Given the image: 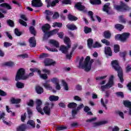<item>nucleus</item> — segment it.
Here are the masks:
<instances>
[{
	"mask_svg": "<svg viewBox=\"0 0 131 131\" xmlns=\"http://www.w3.org/2000/svg\"><path fill=\"white\" fill-rule=\"evenodd\" d=\"M114 79V76L111 75L109 78L108 83L106 84L108 88H112V86H113V84H114V81H113Z\"/></svg>",
	"mask_w": 131,
	"mask_h": 131,
	"instance_id": "16",
	"label": "nucleus"
},
{
	"mask_svg": "<svg viewBox=\"0 0 131 131\" xmlns=\"http://www.w3.org/2000/svg\"><path fill=\"white\" fill-rule=\"evenodd\" d=\"M59 2H60V0H53L51 2V6L52 7H56V6L57 5V4H59Z\"/></svg>",
	"mask_w": 131,
	"mask_h": 131,
	"instance_id": "48",
	"label": "nucleus"
},
{
	"mask_svg": "<svg viewBox=\"0 0 131 131\" xmlns=\"http://www.w3.org/2000/svg\"><path fill=\"white\" fill-rule=\"evenodd\" d=\"M63 26V24L61 23L55 22L53 24L52 27H59L61 28Z\"/></svg>",
	"mask_w": 131,
	"mask_h": 131,
	"instance_id": "38",
	"label": "nucleus"
},
{
	"mask_svg": "<svg viewBox=\"0 0 131 131\" xmlns=\"http://www.w3.org/2000/svg\"><path fill=\"white\" fill-rule=\"evenodd\" d=\"M116 114H117L118 115H119V116L122 119H124V114H123V112H120V111H116Z\"/></svg>",
	"mask_w": 131,
	"mask_h": 131,
	"instance_id": "42",
	"label": "nucleus"
},
{
	"mask_svg": "<svg viewBox=\"0 0 131 131\" xmlns=\"http://www.w3.org/2000/svg\"><path fill=\"white\" fill-rule=\"evenodd\" d=\"M43 63L45 66H55L56 61L51 58H46L44 60Z\"/></svg>",
	"mask_w": 131,
	"mask_h": 131,
	"instance_id": "9",
	"label": "nucleus"
},
{
	"mask_svg": "<svg viewBox=\"0 0 131 131\" xmlns=\"http://www.w3.org/2000/svg\"><path fill=\"white\" fill-rule=\"evenodd\" d=\"M49 100L50 101H51V102L58 101V100H59V97L55 95H51L49 97Z\"/></svg>",
	"mask_w": 131,
	"mask_h": 131,
	"instance_id": "33",
	"label": "nucleus"
},
{
	"mask_svg": "<svg viewBox=\"0 0 131 131\" xmlns=\"http://www.w3.org/2000/svg\"><path fill=\"white\" fill-rule=\"evenodd\" d=\"M7 95V93L3 90L0 89V96L2 97H6Z\"/></svg>",
	"mask_w": 131,
	"mask_h": 131,
	"instance_id": "62",
	"label": "nucleus"
},
{
	"mask_svg": "<svg viewBox=\"0 0 131 131\" xmlns=\"http://www.w3.org/2000/svg\"><path fill=\"white\" fill-rule=\"evenodd\" d=\"M100 101L101 103V105L103 106V107L105 108V110H107L108 107H107V105H106V104H108V102H109V100H108V99H106L104 102L103 100V98H101Z\"/></svg>",
	"mask_w": 131,
	"mask_h": 131,
	"instance_id": "31",
	"label": "nucleus"
},
{
	"mask_svg": "<svg viewBox=\"0 0 131 131\" xmlns=\"http://www.w3.org/2000/svg\"><path fill=\"white\" fill-rule=\"evenodd\" d=\"M36 109L39 112V113L41 114V115H45V113L42 112L41 110V107H40V106H41V104H42V102L40 99H37L36 101Z\"/></svg>",
	"mask_w": 131,
	"mask_h": 131,
	"instance_id": "8",
	"label": "nucleus"
},
{
	"mask_svg": "<svg viewBox=\"0 0 131 131\" xmlns=\"http://www.w3.org/2000/svg\"><path fill=\"white\" fill-rule=\"evenodd\" d=\"M12 45V43H10L9 42H5L4 46L5 48H9V47H11Z\"/></svg>",
	"mask_w": 131,
	"mask_h": 131,
	"instance_id": "64",
	"label": "nucleus"
},
{
	"mask_svg": "<svg viewBox=\"0 0 131 131\" xmlns=\"http://www.w3.org/2000/svg\"><path fill=\"white\" fill-rule=\"evenodd\" d=\"M26 116H27V114L26 113H25L24 115H21L20 119L23 122L25 121V119H26Z\"/></svg>",
	"mask_w": 131,
	"mask_h": 131,
	"instance_id": "58",
	"label": "nucleus"
},
{
	"mask_svg": "<svg viewBox=\"0 0 131 131\" xmlns=\"http://www.w3.org/2000/svg\"><path fill=\"white\" fill-rule=\"evenodd\" d=\"M111 10V7L110 6V3H107L104 5L102 8V10L103 12H105L107 15H111V13L109 12Z\"/></svg>",
	"mask_w": 131,
	"mask_h": 131,
	"instance_id": "10",
	"label": "nucleus"
},
{
	"mask_svg": "<svg viewBox=\"0 0 131 131\" xmlns=\"http://www.w3.org/2000/svg\"><path fill=\"white\" fill-rule=\"evenodd\" d=\"M50 29H51V25L49 24H45L42 26L41 30L45 33L43 37V39H48L51 36L55 35L59 32V29H55L51 31H50Z\"/></svg>",
	"mask_w": 131,
	"mask_h": 131,
	"instance_id": "3",
	"label": "nucleus"
},
{
	"mask_svg": "<svg viewBox=\"0 0 131 131\" xmlns=\"http://www.w3.org/2000/svg\"><path fill=\"white\" fill-rule=\"evenodd\" d=\"M50 55L48 53H43L40 55L39 58L40 59H43L45 58H48Z\"/></svg>",
	"mask_w": 131,
	"mask_h": 131,
	"instance_id": "47",
	"label": "nucleus"
},
{
	"mask_svg": "<svg viewBox=\"0 0 131 131\" xmlns=\"http://www.w3.org/2000/svg\"><path fill=\"white\" fill-rule=\"evenodd\" d=\"M7 23L9 26L10 27H14L15 26V24L14 23V21L11 20V19H8L7 20Z\"/></svg>",
	"mask_w": 131,
	"mask_h": 131,
	"instance_id": "41",
	"label": "nucleus"
},
{
	"mask_svg": "<svg viewBox=\"0 0 131 131\" xmlns=\"http://www.w3.org/2000/svg\"><path fill=\"white\" fill-rule=\"evenodd\" d=\"M114 8L117 11H121V12H127L130 10V7L122 1L120 2V5H115Z\"/></svg>",
	"mask_w": 131,
	"mask_h": 131,
	"instance_id": "6",
	"label": "nucleus"
},
{
	"mask_svg": "<svg viewBox=\"0 0 131 131\" xmlns=\"http://www.w3.org/2000/svg\"><path fill=\"white\" fill-rule=\"evenodd\" d=\"M111 65L114 70L117 71L118 73V77L120 80V82L123 83V81H124V79H123V71L122 70L121 67L119 65V62H118L117 60H114L112 61Z\"/></svg>",
	"mask_w": 131,
	"mask_h": 131,
	"instance_id": "4",
	"label": "nucleus"
},
{
	"mask_svg": "<svg viewBox=\"0 0 131 131\" xmlns=\"http://www.w3.org/2000/svg\"><path fill=\"white\" fill-rule=\"evenodd\" d=\"M14 33L16 36H20V35H22V32L19 31V29H18V28L15 29Z\"/></svg>",
	"mask_w": 131,
	"mask_h": 131,
	"instance_id": "46",
	"label": "nucleus"
},
{
	"mask_svg": "<svg viewBox=\"0 0 131 131\" xmlns=\"http://www.w3.org/2000/svg\"><path fill=\"white\" fill-rule=\"evenodd\" d=\"M32 6L35 7V8H40V7H42L41 0H32Z\"/></svg>",
	"mask_w": 131,
	"mask_h": 131,
	"instance_id": "11",
	"label": "nucleus"
},
{
	"mask_svg": "<svg viewBox=\"0 0 131 131\" xmlns=\"http://www.w3.org/2000/svg\"><path fill=\"white\" fill-rule=\"evenodd\" d=\"M89 2L91 5H100L102 4V1L101 0H89Z\"/></svg>",
	"mask_w": 131,
	"mask_h": 131,
	"instance_id": "24",
	"label": "nucleus"
},
{
	"mask_svg": "<svg viewBox=\"0 0 131 131\" xmlns=\"http://www.w3.org/2000/svg\"><path fill=\"white\" fill-rule=\"evenodd\" d=\"M29 42L30 48H35L36 47V40H35V37H31L30 38Z\"/></svg>",
	"mask_w": 131,
	"mask_h": 131,
	"instance_id": "13",
	"label": "nucleus"
},
{
	"mask_svg": "<svg viewBox=\"0 0 131 131\" xmlns=\"http://www.w3.org/2000/svg\"><path fill=\"white\" fill-rule=\"evenodd\" d=\"M94 43V40L92 38H89L87 40V45L88 46V48L89 49H92L93 48V46Z\"/></svg>",
	"mask_w": 131,
	"mask_h": 131,
	"instance_id": "27",
	"label": "nucleus"
},
{
	"mask_svg": "<svg viewBox=\"0 0 131 131\" xmlns=\"http://www.w3.org/2000/svg\"><path fill=\"white\" fill-rule=\"evenodd\" d=\"M61 82H62L63 85L64 86V89L65 91H69V87L68 86V84H67L66 81H65L64 80H62Z\"/></svg>",
	"mask_w": 131,
	"mask_h": 131,
	"instance_id": "39",
	"label": "nucleus"
},
{
	"mask_svg": "<svg viewBox=\"0 0 131 131\" xmlns=\"http://www.w3.org/2000/svg\"><path fill=\"white\" fill-rule=\"evenodd\" d=\"M26 130V126L24 124H22L16 128V131H25Z\"/></svg>",
	"mask_w": 131,
	"mask_h": 131,
	"instance_id": "26",
	"label": "nucleus"
},
{
	"mask_svg": "<svg viewBox=\"0 0 131 131\" xmlns=\"http://www.w3.org/2000/svg\"><path fill=\"white\" fill-rule=\"evenodd\" d=\"M5 66H8V67H13L15 66V63L12 61H8L4 63Z\"/></svg>",
	"mask_w": 131,
	"mask_h": 131,
	"instance_id": "44",
	"label": "nucleus"
},
{
	"mask_svg": "<svg viewBox=\"0 0 131 131\" xmlns=\"http://www.w3.org/2000/svg\"><path fill=\"white\" fill-rule=\"evenodd\" d=\"M50 43L51 45H53L54 47L55 48H59L60 44H59V42L56 40L51 39L49 40Z\"/></svg>",
	"mask_w": 131,
	"mask_h": 131,
	"instance_id": "25",
	"label": "nucleus"
},
{
	"mask_svg": "<svg viewBox=\"0 0 131 131\" xmlns=\"http://www.w3.org/2000/svg\"><path fill=\"white\" fill-rule=\"evenodd\" d=\"M43 111L46 115L50 116L51 115V107L49 106H45L43 108Z\"/></svg>",
	"mask_w": 131,
	"mask_h": 131,
	"instance_id": "19",
	"label": "nucleus"
},
{
	"mask_svg": "<svg viewBox=\"0 0 131 131\" xmlns=\"http://www.w3.org/2000/svg\"><path fill=\"white\" fill-rule=\"evenodd\" d=\"M115 28H116V29H117L118 30H119V31H121V30H122V29L124 28V27L123 26V25L120 24H117L115 25Z\"/></svg>",
	"mask_w": 131,
	"mask_h": 131,
	"instance_id": "32",
	"label": "nucleus"
},
{
	"mask_svg": "<svg viewBox=\"0 0 131 131\" xmlns=\"http://www.w3.org/2000/svg\"><path fill=\"white\" fill-rule=\"evenodd\" d=\"M68 29L69 30H71L72 31H73L74 30H77V27L75 26L74 24H68L66 26Z\"/></svg>",
	"mask_w": 131,
	"mask_h": 131,
	"instance_id": "17",
	"label": "nucleus"
},
{
	"mask_svg": "<svg viewBox=\"0 0 131 131\" xmlns=\"http://www.w3.org/2000/svg\"><path fill=\"white\" fill-rule=\"evenodd\" d=\"M117 97H120L121 98H124V94H123V92H118L116 93Z\"/></svg>",
	"mask_w": 131,
	"mask_h": 131,
	"instance_id": "55",
	"label": "nucleus"
},
{
	"mask_svg": "<svg viewBox=\"0 0 131 131\" xmlns=\"http://www.w3.org/2000/svg\"><path fill=\"white\" fill-rule=\"evenodd\" d=\"M67 128V126H57L56 127L57 131L63 130V129H66Z\"/></svg>",
	"mask_w": 131,
	"mask_h": 131,
	"instance_id": "54",
	"label": "nucleus"
},
{
	"mask_svg": "<svg viewBox=\"0 0 131 131\" xmlns=\"http://www.w3.org/2000/svg\"><path fill=\"white\" fill-rule=\"evenodd\" d=\"M5 34H6L7 37H8V38H9V39H10L11 40H12L13 39V36H12V35H11V34L10 33V32H6Z\"/></svg>",
	"mask_w": 131,
	"mask_h": 131,
	"instance_id": "61",
	"label": "nucleus"
},
{
	"mask_svg": "<svg viewBox=\"0 0 131 131\" xmlns=\"http://www.w3.org/2000/svg\"><path fill=\"white\" fill-rule=\"evenodd\" d=\"M28 124H30L31 126H32V127H35V123L34 122V121L32 120H29L27 122Z\"/></svg>",
	"mask_w": 131,
	"mask_h": 131,
	"instance_id": "50",
	"label": "nucleus"
},
{
	"mask_svg": "<svg viewBox=\"0 0 131 131\" xmlns=\"http://www.w3.org/2000/svg\"><path fill=\"white\" fill-rule=\"evenodd\" d=\"M101 42H102V43H104L105 46H110V41H108L106 39H102Z\"/></svg>",
	"mask_w": 131,
	"mask_h": 131,
	"instance_id": "52",
	"label": "nucleus"
},
{
	"mask_svg": "<svg viewBox=\"0 0 131 131\" xmlns=\"http://www.w3.org/2000/svg\"><path fill=\"white\" fill-rule=\"evenodd\" d=\"M29 30L31 34H33L34 36H36V30H35V28H34V27L32 26L29 27Z\"/></svg>",
	"mask_w": 131,
	"mask_h": 131,
	"instance_id": "23",
	"label": "nucleus"
},
{
	"mask_svg": "<svg viewBox=\"0 0 131 131\" xmlns=\"http://www.w3.org/2000/svg\"><path fill=\"white\" fill-rule=\"evenodd\" d=\"M88 15L89 16H90L92 21H93V22H95V21H96V19L94 18V13L93 12V11H89L88 12Z\"/></svg>",
	"mask_w": 131,
	"mask_h": 131,
	"instance_id": "43",
	"label": "nucleus"
},
{
	"mask_svg": "<svg viewBox=\"0 0 131 131\" xmlns=\"http://www.w3.org/2000/svg\"><path fill=\"white\" fill-rule=\"evenodd\" d=\"M35 91L38 95H41L43 93V88L39 85L36 86Z\"/></svg>",
	"mask_w": 131,
	"mask_h": 131,
	"instance_id": "20",
	"label": "nucleus"
},
{
	"mask_svg": "<svg viewBox=\"0 0 131 131\" xmlns=\"http://www.w3.org/2000/svg\"><path fill=\"white\" fill-rule=\"evenodd\" d=\"M16 86L17 89H23L24 88V83L17 81L16 83Z\"/></svg>",
	"mask_w": 131,
	"mask_h": 131,
	"instance_id": "37",
	"label": "nucleus"
},
{
	"mask_svg": "<svg viewBox=\"0 0 131 131\" xmlns=\"http://www.w3.org/2000/svg\"><path fill=\"white\" fill-rule=\"evenodd\" d=\"M114 51L116 53H119V51H120V46L118 45H115L114 46Z\"/></svg>",
	"mask_w": 131,
	"mask_h": 131,
	"instance_id": "36",
	"label": "nucleus"
},
{
	"mask_svg": "<svg viewBox=\"0 0 131 131\" xmlns=\"http://www.w3.org/2000/svg\"><path fill=\"white\" fill-rule=\"evenodd\" d=\"M51 82L54 84H57V83H59V79L56 77L53 78L52 79H51Z\"/></svg>",
	"mask_w": 131,
	"mask_h": 131,
	"instance_id": "49",
	"label": "nucleus"
},
{
	"mask_svg": "<svg viewBox=\"0 0 131 131\" xmlns=\"http://www.w3.org/2000/svg\"><path fill=\"white\" fill-rule=\"evenodd\" d=\"M77 112H78V111L76 109L73 110L72 111V116L73 118H75V116L77 114Z\"/></svg>",
	"mask_w": 131,
	"mask_h": 131,
	"instance_id": "53",
	"label": "nucleus"
},
{
	"mask_svg": "<svg viewBox=\"0 0 131 131\" xmlns=\"http://www.w3.org/2000/svg\"><path fill=\"white\" fill-rule=\"evenodd\" d=\"M64 43L67 45L68 48H71V40L70 38L69 37L66 36L63 39Z\"/></svg>",
	"mask_w": 131,
	"mask_h": 131,
	"instance_id": "18",
	"label": "nucleus"
},
{
	"mask_svg": "<svg viewBox=\"0 0 131 131\" xmlns=\"http://www.w3.org/2000/svg\"><path fill=\"white\" fill-rule=\"evenodd\" d=\"M45 13L47 14V16H52L53 14H54L53 11H51L50 10H46Z\"/></svg>",
	"mask_w": 131,
	"mask_h": 131,
	"instance_id": "60",
	"label": "nucleus"
},
{
	"mask_svg": "<svg viewBox=\"0 0 131 131\" xmlns=\"http://www.w3.org/2000/svg\"><path fill=\"white\" fill-rule=\"evenodd\" d=\"M103 37L106 39H110L111 38V33L109 31H105L103 32Z\"/></svg>",
	"mask_w": 131,
	"mask_h": 131,
	"instance_id": "22",
	"label": "nucleus"
},
{
	"mask_svg": "<svg viewBox=\"0 0 131 131\" xmlns=\"http://www.w3.org/2000/svg\"><path fill=\"white\" fill-rule=\"evenodd\" d=\"M74 8L78 11L82 12L83 13H86V12H88L85 8V6L82 5V3L81 2H77L74 5Z\"/></svg>",
	"mask_w": 131,
	"mask_h": 131,
	"instance_id": "7",
	"label": "nucleus"
},
{
	"mask_svg": "<svg viewBox=\"0 0 131 131\" xmlns=\"http://www.w3.org/2000/svg\"><path fill=\"white\" fill-rule=\"evenodd\" d=\"M68 18L69 21H76L77 20H78V18H77V17L70 14L68 15Z\"/></svg>",
	"mask_w": 131,
	"mask_h": 131,
	"instance_id": "29",
	"label": "nucleus"
},
{
	"mask_svg": "<svg viewBox=\"0 0 131 131\" xmlns=\"http://www.w3.org/2000/svg\"><path fill=\"white\" fill-rule=\"evenodd\" d=\"M60 17V14H59V13L58 12H54L52 17L53 19H57L58 18Z\"/></svg>",
	"mask_w": 131,
	"mask_h": 131,
	"instance_id": "51",
	"label": "nucleus"
},
{
	"mask_svg": "<svg viewBox=\"0 0 131 131\" xmlns=\"http://www.w3.org/2000/svg\"><path fill=\"white\" fill-rule=\"evenodd\" d=\"M124 105L125 107H126L127 108H130L131 107V102L129 101L128 100H125L124 101Z\"/></svg>",
	"mask_w": 131,
	"mask_h": 131,
	"instance_id": "45",
	"label": "nucleus"
},
{
	"mask_svg": "<svg viewBox=\"0 0 131 131\" xmlns=\"http://www.w3.org/2000/svg\"><path fill=\"white\" fill-rule=\"evenodd\" d=\"M19 23H20L21 25H23V26H25V27L27 26V23L21 19H19Z\"/></svg>",
	"mask_w": 131,
	"mask_h": 131,
	"instance_id": "56",
	"label": "nucleus"
},
{
	"mask_svg": "<svg viewBox=\"0 0 131 131\" xmlns=\"http://www.w3.org/2000/svg\"><path fill=\"white\" fill-rule=\"evenodd\" d=\"M30 70L31 73H30L28 75H25V69L23 68L19 69L15 76V81H18V80H26L30 77H32L34 75L35 68H31Z\"/></svg>",
	"mask_w": 131,
	"mask_h": 131,
	"instance_id": "2",
	"label": "nucleus"
},
{
	"mask_svg": "<svg viewBox=\"0 0 131 131\" xmlns=\"http://www.w3.org/2000/svg\"><path fill=\"white\" fill-rule=\"evenodd\" d=\"M83 60H84V58L82 56L79 62V68H81L82 69H84L86 72H89L92 69V65L94 63V59H91V57L88 56L85 58L84 62Z\"/></svg>",
	"mask_w": 131,
	"mask_h": 131,
	"instance_id": "1",
	"label": "nucleus"
},
{
	"mask_svg": "<svg viewBox=\"0 0 131 131\" xmlns=\"http://www.w3.org/2000/svg\"><path fill=\"white\" fill-rule=\"evenodd\" d=\"M130 36V33L128 32L123 33L121 34H117L115 36V40H120L122 42H125Z\"/></svg>",
	"mask_w": 131,
	"mask_h": 131,
	"instance_id": "5",
	"label": "nucleus"
},
{
	"mask_svg": "<svg viewBox=\"0 0 131 131\" xmlns=\"http://www.w3.org/2000/svg\"><path fill=\"white\" fill-rule=\"evenodd\" d=\"M1 8H2V6H0V19H2V18H5V15L4 14H7V10Z\"/></svg>",
	"mask_w": 131,
	"mask_h": 131,
	"instance_id": "30",
	"label": "nucleus"
},
{
	"mask_svg": "<svg viewBox=\"0 0 131 131\" xmlns=\"http://www.w3.org/2000/svg\"><path fill=\"white\" fill-rule=\"evenodd\" d=\"M104 54H105L106 56L111 57L112 56V50L111 49V47H105L104 48Z\"/></svg>",
	"mask_w": 131,
	"mask_h": 131,
	"instance_id": "14",
	"label": "nucleus"
},
{
	"mask_svg": "<svg viewBox=\"0 0 131 131\" xmlns=\"http://www.w3.org/2000/svg\"><path fill=\"white\" fill-rule=\"evenodd\" d=\"M56 34H57L58 37H59V38H61V39H62V38H63L64 37V33L62 32H60L59 33H57Z\"/></svg>",
	"mask_w": 131,
	"mask_h": 131,
	"instance_id": "59",
	"label": "nucleus"
},
{
	"mask_svg": "<svg viewBox=\"0 0 131 131\" xmlns=\"http://www.w3.org/2000/svg\"><path fill=\"white\" fill-rule=\"evenodd\" d=\"M43 86L47 91H52V90H53V87L51 85V84L48 83V82L44 83Z\"/></svg>",
	"mask_w": 131,
	"mask_h": 131,
	"instance_id": "21",
	"label": "nucleus"
},
{
	"mask_svg": "<svg viewBox=\"0 0 131 131\" xmlns=\"http://www.w3.org/2000/svg\"><path fill=\"white\" fill-rule=\"evenodd\" d=\"M0 7L5 8L7 10H12V6L8 3H5V0H0Z\"/></svg>",
	"mask_w": 131,
	"mask_h": 131,
	"instance_id": "12",
	"label": "nucleus"
},
{
	"mask_svg": "<svg viewBox=\"0 0 131 131\" xmlns=\"http://www.w3.org/2000/svg\"><path fill=\"white\" fill-rule=\"evenodd\" d=\"M126 51H123V52H120L119 53V55L121 58H123V59L124 61H125V57L126 56Z\"/></svg>",
	"mask_w": 131,
	"mask_h": 131,
	"instance_id": "35",
	"label": "nucleus"
},
{
	"mask_svg": "<svg viewBox=\"0 0 131 131\" xmlns=\"http://www.w3.org/2000/svg\"><path fill=\"white\" fill-rule=\"evenodd\" d=\"M60 51L62 52V54H68V50L70 49V47H68V46H65L64 45H62L60 47Z\"/></svg>",
	"mask_w": 131,
	"mask_h": 131,
	"instance_id": "15",
	"label": "nucleus"
},
{
	"mask_svg": "<svg viewBox=\"0 0 131 131\" xmlns=\"http://www.w3.org/2000/svg\"><path fill=\"white\" fill-rule=\"evenodd\" d=\"M101 47H102V45H101V43H100L99 42L96 41L95 43L93 44L92 48H93L94 49H96L98 48H101Z\"/></svg>",
	"mask_w": 131,
	"mask_h": 131,
	"instance_id": "40",
	"label": "nucleus"
},
{
	"mask_svg": "<svg viewBox=\"0 0 131 131\" xmlns=\"http://www.w3.org/2000/svg\"><path fill=\"white\" fill-rule=\"evenodd\" d=\"M62 3L63 5H71L72 2H71V0H63L62 2Z\"/></svg>",
	"mask_w": 131,
	"mask_h": 131,
	"instance_id": "57",
	"label": "nucleus"
},
{
	"mask_svg": "<svg viewBox=\"0 0 131 131\" xmlns=\"http://www.w3.org/2000/svg\"><path fill=\"white\" fill-rule=\"evenodd\" d=\"M119 20L121 23H126V20H125V19H124V18H123V15H120L119 16Z\"/></svg>",
	"mask_w": 131,
	"mask_h": 131,
	"instance_id": "63",
	"label": "nucleus"
},
{
	"mask_svg": "<svg viewBox=\"0 0 131 131\" xmlns=\"http://www.w3.org/2000/svg\"><path fill=\"white\" fill-rule=\"evenodd\" d=\"M84 32L85 34L91 33L92 32V29L88 26L84 27Z\"/></svg>",
	"mask_w": 131,
	"mask_h": 131,
	"instance_id": "34",
	"label": "nucleus"
},
{
	"mask_svg": "<svg viewBox=\"0 0 131 131\" xmlns=\"http://www.w3.org/2000/svg\"><path fill=\"white\" fill-rule=\"evenodd\" d=\"M68 107L70 109H75L77 107V104L75 102H71L68 104Z\"/></svg>",
	"mask_w": 131,
	"mask_h": 131,
	"instance_id": "28",
	"label": "nucleus"
}]
</instances>
